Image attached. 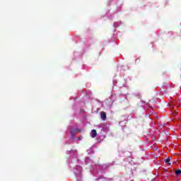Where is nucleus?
Wrapping results in <instances>:
<instances>
[{"label": "nucleus", "mask_w": 181, "mask_h": 181, "mask_svg": "<svg viewBox=\"0 0 181 181\" xmlns=\"http://www.w3.org/2000/svg\"><path fill=\"white\" fill-rule=\"evenodd\" d=\"M76 169L78 170V172L74 171L75 175H80V173H81V169H82L81 166L77 165Z\"/></svg>", "instance_id": "1"}, {"label": "nucleus", "mask_w": 181, "mask_h": 181, "mask_svg": "<svg viewBox=\"0 0 181 181\" xmlns=\"http://www.w3.org/2000/svg\"><path fill=\"white\" fill-rule=\"evenodd\" d=\"M100 117H101V119H103V121H105L107 119V114H105V112H101Z\"/></svg>", "instance_id": "2"}, {"label": "nucleus", "mask_w": 181, "mask_h": 181, "mask_svg": "<svg viewBox=\"0 0 181 181\" xmlns=\"http://www.w3.org/2000/svg\"><path fill=\"white\" fill-rule=\"evenodd\" d=\"M90 135L92 138H95L97 136V131L95 129H93Z\"/></svg>", "instance_id": "3"}, {"label": "nucleus", "mask_w": 181, "mask_h": 181, "mask_svg": "<svg viewBox=\"0 0 181 181\" xmlns=\"http://www.w3.org/2000/svg\"><path fill=\"white\" fill-rule=\"evenodd\" d=\"M170 158H168L166 160H165V163H168V165H170Z\"/></svg>", "instance_id": "4"}, {"label": "nucleus", "mask_w": 181, "mask_h": 181, "mask_svg": "<svg viewBox=\"0 0 181 181\" xmlns=\"http://www.w3.org/2000/svg\"><path fill=\"white\" fill-rule=\"evenodd\" d=\"M175 174H176V175H180V174H181V170H177L175 171Z\"/></svg>", "instance_id": "5"}, {"label": "nucleus", "mask_w": 181, "mask_h": 181, "mask_svg": "<svg viewBox=\"0 0 181 181\" xmlns=\"http://www.w3.org/2000/svg\"><path fill=\"white\" fill-rule=\"evenodd\" d=\"M117 26H118V23H114V27H115V28H117Z\"/></svg>", "instance_id": "6"}, {"label": "nucleus", "mask_w": 181, "mask_h": 181, "mask_svg": "<svg viewBox=\"0 0 181 181\" xmlns=\"http://www.w3.org/2000/svg\"><path fill=\"white\" fill-rule=\"evenodd\" d=\"M70 152V153H71V152H76V150H74V151H69Z\"/></svg>", "instance_id": "7"}]
</instances>
